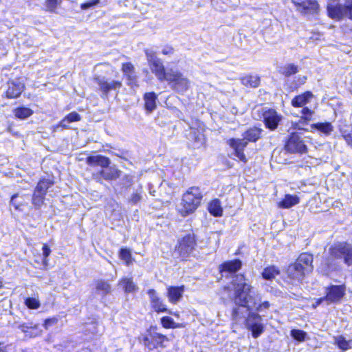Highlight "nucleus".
I'll list each match as a JSON object with an SVG mask.
<instances>
[{
	"instance_id": "nucleus-58",
	"label": "nucleus",
	"mask_w": 352,
	"mask_h": 352,
	"mask_svg": "<svg viewBox=\"0 0 352 352\" xmlns=\"http://www.w3.org/2000/svg\"><path fill=\"white\" fill-rule=\"evenodd\" d=\"M144 344H145V345H147V346H148L149 347H151V346H150V343H149V341H148V338H145L144 339Z\"/></svg>"
},
{
	"instance_id": "nucleus-43",
	"label": "nucleus",
	"mask_w": 352,
	"mask_h": 352,
	"mask_svg": "<svg viewBox=\"0 0 352 352\" xmlns=\"http://www.w3.org/2000/svg\"><path fill=\"white\" fill-rule=\"evenodd\" d=\"M120 257L123 260L127 265L132 263L131 253L129 249L122 248L120 252Z\"/></svg>"
},
{
	"instance_id": "nucleus-27",
	"label": "nucleus",
	"mask_w": 352,
	"mask_h": 352,
	"mask_svg": "<svg viewBox=\"0 0 352 352\" xmlns=\"http://www.w3.org/2000/svg\"><path fill=\"white\" fill-rule=\"evenodd\" d=\"M28 199V196L20 195L19 193H16L12 195L10 204L13 206L16 210H22V207L26 204V200Z\"/></svg>"
},
{
	"instance_id": "nucleus-36",
	"label": "nucleus",
	"mask_w": 352,
	"mask_h": 352,
	"mask_svg": "<svg viewBox=\"0 0 352 352\" xmlns=\"http://www.w3.org/2000/svg\"><path fill=\"white\" fill-rule=\"evenodd\" d=\"M151 336L153 342V348L157 347L158 346L163 347L164 346V342L168 341V338L166 336L159 333H153L151 334Z\"/></svg>"
},
{
	"instance_id": "nucleus-26",
	"label": "nucleus",
	"mask_w": 352,
	"mask_h": 352,
	"mask_svg": "<svg viewBox=\"0 0 352 352\" xmlns=\"http://www.w3.org/2000/svg\"><path fill=\"white\" fill-rule=\"evenodd\" d=\"M125 293L135 292L138 289V287L133 281L131 278L124 277L118 283Z\"/></svg>"
},
{
	"instance_id": "nucleus-53",
	"label": "nucleus",
	"mask_w": 352,
	"mask_h": 352,
	"mask_svg": "<svg viewBox=\"0 0 352 352\" xmlns=\"http://www.w3.org/2000/svg\"><path fill=\"white\" fill-rule=\"evenodd\" d=\"M98 3H99V0H91L85 3L81 4L80 8L82 10H87L88 8H90L97 5Z\"/></svg>"
},
{
	"instance_id": "nucleus-50",
	"label": "nucleus",
	"mask_w": 352,
	"mask_h": 352,
	"mask_svg": "<svg viewBox=\"0 0 352 352\" xmlns=\"http://www.w3.org/2000/svg\"><path fill=\"white\" fill-rule=\"evenodd\" d=\"M142 190L133 192L129 199V202L133 204H138L142 199Z\"/></svg>"
},
{
	"instance_id": "nucleus-4",
	"label": "nucleus",
	"mask_w": 352,
	"mask_h": 352,
	"mask_svg": "<svg viewBox=\"0 0 352 352\" xmlns=\"http://www.w3.org/2000/svg\"><path fill=\"white\" fill-rule=\"evenodd\" d=\"M166 81L168 82L172 89L179 94L186 92L190 86V81L181 72L173 69L168 71Z\"/></svg>"
},
{
	"instance_id": "nucleus-46",
	"label": "nucleus",
	"mask_w": 352,
	"mask_h": 352,
	"mask_svg": "<svg viewBox=\"0 0 352 352\" xmlns=\"http://www.w3.org/2000/svg\"><path fill=\"white\" fill-rule=\"evenodd\" d=\"M270 304L268 301L261 302V296L260 295V300H258L257 304L255 307H251L250 309H255L257 311H262L263 310L269 309Z\"/></svg>"
},
{
	"instance_id": "nucleus-60",
	"label": "nucleus",
	"mask_w": 352,
	"mask_h": 352,
	"mask_svg": "<svg viewBox=\"0 0 352 352\" xmlns=\"http://www.w3.org/2000/svg\"><path fill=\"white\" fill-rule=\"evenodd\" d=\"M3 285V280L2 279L0 278V288H1Z\"/></svg>"
},
{
	"instance_id": "nucleus-28",
	"label": "nucleus",
	"mask_w": 352,
	"mask_h": 352,
	"mask_svg": "<svg viewBox=\"0 0 352 352\" xmlns=\"http://www.w3.org/2000/svg\"><path fill=\"white\" fill-rule=\"evenodd\" d=\"M81 120L80 116L76 113V111L71 112L67 116H66L58 124V126H60L63 129H68L69 123L78 122Z\"/></svg>"
},
{
	"instance_id": "nucleus-11",
	"label": "nucleus",
	"mask_w": 352,
	"mask_h": 352,
	"mask_svg": "<svg viewBox=\"0 0 352 352\" xmlns=\"http://www.w3.org/2000/svg\"><path fill=\"white\" fill-rule=\"evenodd\" d=\"M285 148L291 153H303L307 151V146L300 137L294 132H291V136L289 138Z\"/></svg>"
},
{
	"instance_id": "nucleus-59",
	"label": "nucleus",
	"mask_w": 352,
	"mask_h": 352,
	"mask_svg": "<svg viewBox=\"0 0 352 352\" xmlns=\"http://www.w3.org/2000/svg\"><path fill=\"white\" fill-rule=\"evenodd\" d=\"M20 327L21 328V330L23 331H27L26 329L29 328L28 326H25L24 324L21 326Z\"/></svg>"
},
{
	"instance_id": "nucleus-25",
	"label": "nucleus",
	"mask_w": 352,
	"mask_h": 352,
	"mask_svg": "<svg viewBox=\"0 0 352 352\" xmlns=\"http://www.w3.org/2000/svg\"><path fill=\"white\" fill-rule=\"evenodd\" d=\"M241 267V262L239 259L223 263L221 267L222 273L229 272L234 273L240 270Z\"/></svg>"
},
{
	"instance_id": "nucleus-1",
	"label": "nucleus",
	"mask_w": 352,
	"mask_h": 352,
	"mask_svg": "<svg viewBox=\"0 0 352 352\" xmlns=\"http://www.w3.org/2000/svg\"><path fill=\"white\" fill-rule=\"evenodd\" d=\"M229 292V296L233 300L236 307L233 309L232 318L236 322L245 318V314L250 310L251 307H255L260 300V294L253 290L251 284L247 282L243 274H237L232 278L230 285L224 287Z\"/></svg>"
},
{
	"instance_id": "nucleus-15",
	"label": "nucleus",
	"mask_w": 352,
	"mask_h": 352,
	"mask_svg": "<svg viewBox=\"0 0 352 352\" xmlns=\"http://www.w3.org/2000/svg\"><path fill=\"white\" fill-rule=\"evenodd\" d=\"M327 290L325 298H320L317 302L318 305L323 301H327V304L338 302L344 294V287L342 285H333Z\"/></svg>"
},
{
	"instance_id": "nucleus-22",
	"label": "nucleus",
	"mask_w": 352,
	"mask_h": 352,
	"mask_svg": "<svg viewBox=\"0 0 352 352\" xmlns=\"http://www.w3.org/2000/svg\"><path fill=\"white\" fill-rule=\"evenodd\" d=\"M314 97V95L310 91H306L300 95L294 98L292 100V104L295 107H302L307 104L310 100Z\"/></svg>"
},
{
	"instance_id": "nucleus-31",
	"label": "nucleus",
	"mask_w": 352,
	"mask_h": 352,
	"mask_svg": "<svg viewBox=\"0 0 352 352\" xmlns=\"http://www.w3.org/2000/svg\"><path fill=\"white\" fill-rule=\"evenodd\" d=\"M311 129L318 130L326 135H329L333 131V126L330 122H318L313 124Z\"/></svg>"
},
{
	"instance_id": "nucleus-44",
	"label": "nucleus",
	"mask_w": 352,
	"mask_h": 352,
	"mask_svg": "<svg viewBox=\"0 0 352 352\" xmlns=\"http://www.w3.org/2000/svg\"><path fill=\"white\" fill-rule=\"evenodd\" d=\"M307 121L304 120L302 118H301L298 122H292V126L289 129V131L293 132V130H305V126L307 124Z\"/></svg>"
},
{
	"instance_id": "nucleus-32",
	"label": "nucleus",
	"mask_w": 352,
	"mask_h": 352,
	"mask_svg": "<svg viewBox=\"0 0 352 352\" xmlns=\"http://www.w3.org/2000/svg\"><path fill=\"white\" fill-rule=\"evenodd\" d=\"M13 112L14 116L21 120H24L29 118L34 113L31 109L25 107H18L14 109Z\"/></svg>"
},
{
	"instance_id": "nucleus-3",
	"label": "nucleus",
	"mask_w": 352,
	"mask_h": 352,
	"mask_svg": "<svg viewBox=\"0 0 352 352\" xmlns=\"http://www.w3.org/2000/svg\"><path fill=\"white\" fill-rule=\"evenodd\" d=\"M202 198V193L198 187L189 188L183 195L182 201L177 207L178 212L182 217L193 213L200 205Z\"/></svg>"
},
{
	"instance_id": "nucleus-48",
	"label": "nucleus",
	"mask_w": 352,
	"mask_h": 352,
	"mask_svg": "<svg viewBox=\"0 0 352 352\" xmlns=\"http://www.w3.org/2000/svg\"><path fill=\"white\" fill-rule=\"evenodd\" d=\"M126 76L127 78V83L129 85H130L131 87H138V78L135 71L132 73L128 74L127 75H126Z\"/></svg>"
},
{
	"instance_id": "nucleus-39",
	"label": "nucleus",
	"mask_w": 352,
	"mask_h": 352,
	"mask_svg": "<svg viewBox=\"0 0 352 352\" xmlns=\"http://www.w3.org/2000/svg\"><path fill=\"white\" fill-rule=\"evenodd\" d=\"M161 323L163 327L166 329H176L182 327V324L175 322L173 319L170 317L164 316L161 318Z\"/></svg>"
},
{
	"instance_id": "nucleus-21",
	"label": "nucleus",
	"mask_w": 352,
	"mask_h": 352,
	"mask_svg": "<svg viewBox=\"0 0 352 352\" xmlns=\"http://www.w3.org/2000/svg\"><path fill=\"white\" fill-rule=\"evenodd\" d=\"M184 292V287H169L168 288V292H167V296L168 298V300L171 303L176 304L178 302L182 296L183 293Z\"/></svg>"
},
{
	"instance_id": "nucleus-14",
	"label": "nucleus",
	"mask_w": 352,
	"mask_h": 352,
	"mask_svg": "<svg viewBox=\"0 0 352 352\" xmlns=\"http://www.w3.org/2000/svg\"><path fill=\"white\" fill-rule=\"evenodd\" d=\"M297 10L302 14L316 13L319 8L318 2L315 0H292Z\"/></svg>"
},
{
	"instance_id": "nucleus-56",
	"label": "nucleus",
	"mask_w": 352,
	"mask_h": 352,
	"mask_svg": "<svg viewBox=\"0 0 352 352\" xmlns=\"http://www.w3.org/2000/svg\"><path fill=\"white\" fill-rule=\"evenodd\" d=\"M51 253L50 248L47 245H43V254L44 256V262L47 261V258Z\"/></svg>"
},
{
	"instance_id": "nucleus-55",
	"label": "nucleus",
	"mask_w": 352,
	"mask_h": 352,
	"mask_svg": "<svg viewBox=\"0 0 352 352\" xmlns=\"http://www.w3.org/2000/svg\"><path fill=\"white\" fill-rule=\"evenodd\" d=\"M343 5L345 8L348 9V13L350 14V19H352V0H346Z\"/></svg>"
},
{
	"instance_id": "nucleus-45",
	"label": "nucleus",
	"mask_w": 352,
	"mask_h": 352,
	"mask_svg": "<svg viewBox=\"0 0 352 352\" xmlns=\"http://www.w3.org/2000/svg\"><path fill=\"white\" fill-rule=\"evenodd\" d=\"M291 336L294 338V339L302 342L305 340L307 333L300 329H293L291 331Z\"/></svg>"
},
{
	"instance_id": "nucleus-10",
	"label": "nucleus",
	"mask_w": 352,
	"mask_h": 352,
	"mask_svg": "<svg viewBox=\"0 0 352 352\" xmlns=\"http://www.w3.org/2000/svg\"><path fill=\"white\" fill-rule=\"evenodd\" d=\"M121 175V170L114 166L104 167L100 170L93 173V178L98 182H102V179L106 181L116 180Z\"/></svg>"
},
{
	"instance_id": "nucleus-16",
	"label": "nucleus",
	"mask_w": 352,
	"mask_h": 352,
	"mask_svg": "<svg viewBox=\"0 0 352 352\" xmlns=\"http://www.w3.org/2000/svg\"><path fill=\"white\" fill-rule=\"evenodd\" d=\"M287 273L288 276L295 280L301 281L304 277L308 274L309 273L305 272L300 264L295 262L293 264H291L287 270Z\"/></svg>"
},
{
	"instance_id": "nucleus-8",
	"label": "nucleus",
	"mask_w": 352,
	"mask_h": 352,
	"mask_svg": "<svg viewBox=\"0 0 352 352\" xmlns=\"http://www.w3.org/2000/svg\"><path fill=\"white\" fill-rule=\"evenodd\" d=\"M248 315L245 318L246 327L252 331V336L258 338L263 331V327L261 324V316L254 312L248 311Z\"/></svg>"
},
{
	"instance_id": "nucleus-29",
	"label": "nucleus",
	"mask_w": 352,
	"mask_h": 352,
	"mask_svg": "<svg viewBox=\"0 0 352 352\" xmlns=\"http://www.w3.org/2000/svg\"><path fill=\"white\" fill-rule=\"evenodd\" d=\"M260 81V78L256 75H247L241 78V82L244 86L253 88L258 87Z\"/></svg>"
},
{
	"instance_id": "nucleus-12",
	"label": "nucleus",
	"mask_w": 352,
	"mask_h": 352,
	"mask_svg": "<svg viewBox=\"0 0 352 352\" xmlns=\"http://www.w3.org/2000/svg\"><path fill=\"white\" fill-rule=\"evenodd\" d=\"M263 118L267 128L273 131L275 130L282 116L273 109H263Z\"/></svg>"
},
{
	"instance_id": "nucleus-61",
	"label": "nucleus",
	"mask_w": 352,
	"mask_h": 352,
	"mask_svg": "<svg viewBox=\"0 0 352 352\" xmlns=\"http://www.w3.org/2000/svg\"><path fill=\"white\" fill-rule=\"evenodd\" d=\"M349 341H350V346H349V347H351V349H352V339L349 340Z\"/></svg>"
},
{
	"instance_id": "nucleus-6",
	"label": "nucleus",
	"mask_w": 352,
	"mask_h": 352,
	"mask_svg": "<svg viewBox=\"0 0 352 352\" xmlns=\"http://www.w3.org/2000/svg\"><path fill=\"white\" fill-rule=\"evenodd\" d=\"M327 12L330 18L334 20L340 21L344 17L350 19L348 9L340 3V0H329L327 3Z\"/></svg>"
},
{
	"instance_id": "nucleus-24",
	"label": "nucleus",
	"mask_w": 352,
	"mask_h": 352,
	"mask_svg": "<svg viewBox=\"0 0 352 352\" xmlns=\"http://www.w3.org/2000/svg\"><path fill=\"white\" fill-rule=\"evenodd\" d=\"M263 129L258 127H251L245 131L243 135L248 142H256L261 136Z\"/></svg>"
},
{
	"instance_id": "nucleus-34",
	"label": "nucleus",
	"mask_w": 352,
	"mask_h": 352,
	"mask_svg": "<svg viewBox=\"0 0 352 352\" xmlns=\"http://www.w3.org/2000/svg\"><path fill=\"white\" fill-rule=\"evenodd\" d=\"M280 273L279 270L275 266H270L265 267L262 272V276L265 280H271L278 275Z\"/></svg>"
},
{
	"instance_id": "nucleus-33",
	"label": "nucleus",
	"mask_w": 352,
	"mask_h": 352,
	"mask_svg": "<svg viewBox=\"0 0 352 352\" xmlns=\"http://www.w3.org/2000/svg\"><path fill=\"white\" fill-rule=\"evenodd\" d=\"M208 211L215 217H221L223 213V209L219 200H212L208 205Z\"/></svg>"
},
{
	"instance_id": "nucleus-20",
	"label": "nucleus",
	"mask_w": 352,
	"mask_h": 352,
	"mask_svg": "<svg viewBox=\"0 0 352 352\" xmlns=\"http://www.w3.org/2000/svg\"><path fill=\"white\" fill-rule=\"evenodd\" d=\"M86 162L88 165L91 166H99L104 168L110 165L111 160L107 157L101 155H96L87 157Z\"/></svg>"
},
{
	"instance_id": "nucleus-30",
	"label": "nucleus",
	"mask_w": 352,
	"mask_h": 352,
	"mask_svg": "<svg viewBox=\"0 0 352 352\" xmlns=\"http://www.w3.org/2000/svg\"><path fill=\"white\" fill-rule=\"evenodd\" d=\"M299 203V198L296 195H286L285 198L278 203V206L283 208H289Z\"/></svg>"
},
{
	"instance_id": "nucleus-41",
	"label": "nucleus",
	"mask_w": 352,
	"mask_h": 352,
	"mask_svg": "<svg viewBox=\"0 0 352 352\" xmlns=\"http://www.w3.org/2000/svg\"><path fill=\"white\" fill-rule=\"evenodd\" d=\"M96 288L97 291L101 292L104 295L109 294L111 291V285L104 280H98Z\"/></svg>"
},
{
	"instance_id": "nucleus-37",
	"label": "nucleus",
	"mask_w": 352,
	"mask_h": 352,
	"mask_svg": "<svg viewBox=\"0 0 352 352\" xmlns=\"http://www.w3.org/2000/svg\"><path fill=\"white\" fill-rule=\"evenodd\" d=\"M298 72V66L294 64H286L280 69V73L284 76L289 77Z\"/></svg>"
},
{
	"instance_id": "nucleus-52",
	"label": "nucleus",
	"mask_w": 352,
	"mask_h": 352,
	"mask_svg": "<svg viewBox=\"0 0 352 352\" xmlns=\"http://www.w3.org/2000/svg\"><path fill=\"white\" fill-rule=\"evenodd\" d=\"M58 0H47L46 1V7L47 10L50 12L54 11L57 6Z\"/></svg>"
},
{
	"instance_id": "nucleus-23",
	"label": "nucleus",
	"mask_w": 352,
	"mask_h": 352,
	"mask_svg": "<svg viewBox=\"0 0 352 352\" xmlns=\"http://www.w3.org/2000/svg\"><path fill=\"white\" fill-rule=\"evenodd\" d=\"M157 95L154 92L146 93L144 96V107L148 113L152 112L155 109Z\"/></svg>"
},
{
	"instance_id": "nucleus-51",
	"label": "nucleus",
	"mask_w": 352,
	"mask_h": 352,
	"mask_svg": "<svg viewBox=\"0 0 352 352\" xmlns=\"http://www.w3.org/2000/svg\"><path fill=\"white\" fill-rule=\"evenodd\" d=\"M122 69L124 74L126 76L128 74H130V73H132L133 72H134V67L131 63H126L122 65Z\"/></svg>"
},
{
	"instance_id": "nucleus-49",
	"label": "nucleus",
	"mask_w": 352,
	"mask_h": 352,
	"mask_svg": "<svg viewBox=\"0 0 352 352\" xmlns=\"http://www.w3.org/2000/svg\"><path fill=\"white\" fill-rule=\"evenodd\" d=\"M301 113L302 114L301 118L307 122L311 120L312 116L314 113V112L309 109L308 107H304L302 109Z\"/></svg>"
},
{
	"instance_id": "nucleus-17",
	"label": "nucleus",
	"mask_w": 352,
	"mask_h": 352,
	"mask_svg": "<svg viewBox=\"0 0 352 352\" xmlns=\"http://www.w3.org/2000/svg\"><path fill=\"white\" fill-rule=\"evenodd\" d=\"M148 294L149 296L151 306L156 312H167L166 305L157 296L155 289H150L148 291Z\"/></svg>"
},
{
	"instance_id": "nucleus-9",
	"label": "nucleus",
	"mask_w": 352,
	"mask_h": 352,
	"mask_svg": "<svg viewBox=\"0 0 352 352\" xmlns=\"http://www.w3.org/2000/svg\"><path fill=\"white\" fill-rule=\"evenodd\" d=\"M95 82L99 87V90L102 92L101 97L104 98H108V94L111 91H116L122 87V82L118 80L109 81L104 77H96Z\"/></svg>"
},
{
	"instance_id": "nucleus-2",
	"label": "nucleus",
	"mask_w": 352,
	"mask_h": 352,
	"mask_svg": "<svg viewBox=\"0 0 352 352\" xmlns=\"http://www.w3.org/2000/svg\"><path fill=\"white\" fill-rule=\"evenodd\" d=\"M329 256L322 261L325 273L334 268L335 259H344V262L348 265H352V247L346 243H335L329 249Z\"/></svg>"
},
{
	"instance_id": "nucleus-18",
	"label": "nucleus",
	"mask_w": 352,
	"mask_h": 352,
	"mask_svg": "<svg viewBox=\"0 0 352 352\" xmlns=\"http://www.w3.org/2000/svg\"><path fill=\"white\" fill-rule=\"evenodd\" d=\"M8 87L6 92L8 98H16L19 97L24 89V85L21 82L10 81L8 83Z\"/></svg>"
},
{
	"instance_id": "nucleus-13",
	"label": "nucleus",
	"mask_w": 352,
	"mask_h": 352,
	"mask_svg": "<svg viewBox=\"0 0 352 352\" xmlns=\"http://www.w3.org/2000/svg\"><path fill=\"white\" fill-rule=\"evenodd\" d=\"M228 144L234 151V155L243 163H246L248 160L243 153L244 148L247 146L248 142L243 138H231L228 140Z\"/></svg>"
},
{
	"instance_id": "nucleus-42",
	"label": "nucleus",
	"mask_w": 352,
	"mask_h": 352,
	"mask_svg": "<svg viewBox=\"0 0 352 352\" xmlns=\"http://www.w3.org/2000/svg\"><path fill=\"white\" fill-rule=\"evenodd\" d=\"M335 343L340 349L343 351L351 349V347H349L350 341L346 340L345 338L342 336H338L335 338Z\"/></svg>"
},
{
	"instance_id": "nucleus-54",
	"label": "nucleus",
	"mask_w": 352,
	"mask_h": 352,
	"mask_svg": "<svg viewBox=\"0 0 352 352\" xmlns=\"http://www.w3.org/2000/svg\"><path fill=\"white\" fill-rule=\"evenodd\" d=\"M58 320L56 318H48L45 320L43 326L46 329H47L50 327L56 324Z\"/></svg>"
},
{
	"instance_id": "nucleus-19",
	"label": "nucleus",
	"mask_w": 352,
	"mask_h": 352,
	"mask_svg": "<svg viewBox=\"0 0 352 352\" xmlns=\"http://www.w3.org/2000/svg\"><path fill=\"white\" fill-rule=\"evenodd\" d=\"M296 262L300 264V266L305 270V272L310 273L312 272L314 266L313 263V256L311 254L304 252L300 254L296 259Z\"/></svg>"
},
{
	"instance_id": "nucleus-40",
	"label": "nucleus",
	"mask_w": 352,
	"mask_h": 352,
	"mask_svg": "<svg viewBox=\"0 0 352 352\" xmlns=\"http://www.w3.org/2000/svg\"><path fill=\"white\" fill-rule=\"evenodd\" d=\"M54 184L53 182L50 179H43L39 181L37 186H36V189L38 190L40 192H43L46 195L47 190L52 186Z\"/></svg>"
},
{
	"instance_id": "nucleus-47",
	"label": "nucleus",
	"mask_w": 352,
	"mask_h": 352,
	"mask_svg": "<svg viewBox=\"0 0 352 352\" xmlns=\"http://www.w3.org/2000/svg\"><path fill=\"white\" fill-rule=\"evenodd\" d=\"M25 305L30 309H36L40 307V302L36 298H28L25 300Z\"/></svg>"
},
{
	"instance_id": "nucleus-38",
	"label": "nucleus",
	"mask_w": 352,
	"mask_h": 352,
	"mask_svg": "<svg viewBox=\"0 0 352 352\" xmlns=\"http://www.w3.org/2000/svg\"><path fill=\"white\" fill-rule=\"evenodd\" d=\"M45 194L36 189L32 195V201L35 207L39 208L43 204Z\"/></svg>"
},
{
	"instance_id": "nucleus-35",
	"label": "nucleus",
	"mask_w": 352,
	"mask_h": 352,
	"mask_svg": "<svg viewBox=\"0 0 352 352\" xmlns=\"http://www.w3.org/2000/svg\"><path fill=\"white\" fill-rule=\"evenodd\" d=\"M340 131L346 144L352 147V124L341 127Z\"/></svg>"
},
{
	"instance_id": "nucleus-57",
	"label": "nucleus",
	"mask_w": 352,
	"mask_h": 352,
	"mask_svg": "<svg viewBox=\"0 0 352 352\" xmlns=\"http://www.w3.org/2000/svg\"><path fill=\"white\" fill-rule=\"evenodd\" d=\"M162 53L164 55L172 54L173 53V49L171 47H166L162 50Z\"/></svg>"
},
{
	"instance_id": "nucleus-7",
	"label": "nucleus",
	"mask_w": 352,
	"mask_h": 352,
	"mask_svg": "<svg viewBox=\"0 0 352 352\" xmlns=\"http://www.w3.org/2000/svg\"><path fill=\"white\" fill-rule=\"evenodd\" d=\"M196 246V241L193 234H187L179 241L176 252L182 258H185L189 256Z\"/></svg>"
},
{
	"instance_id": "nucleus-5",
	"label": "nucleus",
	"mask_w": 352,
	"mask_h": 352,
	"mask_svg": "<svg viewBox=\"0 0 352 352\" xmlns=\"http://www.w3.org/2000/svg\"><path fill=\"white\" fill-rule=\"evenodd\" d=\"M145 54L151 72L160 81L166 80L170 69L165 71L162 62L152 50H146Z\"/></svg>"
}]
</instances>
